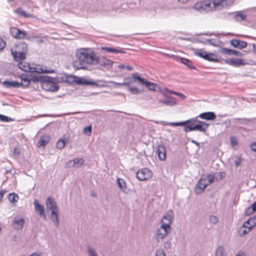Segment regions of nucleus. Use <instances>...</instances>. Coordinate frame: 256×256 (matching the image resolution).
Segmentation results:
<instances>
[{
    "label": "nucleus",
    "mask_w": 256,
    "mask_h": 256,
    "mask_svg": "<svg viewBox=\"0 0 256 256\" xmlns=\"http://www.w3.org/2000/svg\"><path fill=\"white\" fill-rule=\"evenodd\" d=\"M96 53L88 48H81L76 52V59L72 65L76 70H86L88 65H94Z\"/></svg>",
    "instance_id": "nucleus-1"
},
{
    "label": "nucleus",
    "mask_w": 256,
    "mask_h": 256,
    "mask_svg": "<svg viewBox=\"0 0 256 256\" xmlns=\"http://www.w3.org/2000/svg\"><path fill=\"white\" fill-rule=\"evenodd\" d=\"M48 78H46V81L41 84L42 88L46 91L52 92L58 91L59 89V86L54 82V78L49 76H48Z\"/></svg>",
    "instance_id": "nucleus-2"
},
{
    "label": "nucleus",
    "mask_w": 256,
    "mask_h": 256,
    "mask_svg": "<svg viewBox=\"0 0 256 256\" xmlns=\"http://www.w3.org/2000/svg\"><path fill=\"white\" fill-rule=\"evenodd\" d=\"M194 54L206 60L212 62L220 61L221 57L215 53H208L206 51L194 52Z\"/></svg>",
    "instance_id": "nucleus-3"
},
{
    "label": "nucleus",
    "mask_w": 256,
    "mask_h": 256,
    "mask_svg": "<svg viewBox=\"0 0 256 256\" xmlns=\"http://www.w3.org/2000/svg\"><path fill=\"white\" fill-rule=\"evenodd\" d=\"M132 76L134 77L136 80H138V84L145 86L148 90H154L156 86H157V84L149 82L146 78H141L137 73H133Z\"/></svg>",
    "instance_id": "nucleus-4"
},
{
    "label": "nucleus",
    "mask_w": 256,
    "mask_h": 256,
    "mask_svg": "<svg viewBox=\"0 0 256 256\" xmlns=\"http://www.w3.org/2000/svg\"><path fill=\"white\" fill-rule=\"evenodd\" d=\"M94 65L100 64L106 68L108 70L110 69L112 67L113 62L106 58L104 56H99L96 54V58H95Z\"/></svg>",
    "instance_id": "nucleus-5"
},
{
    "label": "nucleus",
    "mask_w": 256,
    "mask_h": 256,
    "mask_svg": "<svg viewBox=\"0 0 256 256\" xmlns=\"http://www.w3.org/2000/svg\"><path fill=\"white\" fill-rule=\"evenodd\" d=\"M170 228L168 225L162 224L160 227L156 230V240L158 242L163 240L168 234Z\"/></svg>",
    "instance_id": "nucleus-6"
},
{
    "label": "nucleus",
    "mask_w": 256,
    "mask_h": 256,
    "mask_svg": "<svg viewBox=\"0 0 256 256\" xmlns=\"http://www.w3.org/2000/svg\"><path fill=\"white\" fill-rule=\"evenodd\" d=\"M136 176L138 180L143 181L150 178L152 176V173L148 168H144L138 171Z\"/></svg>",
    "instance_id": "nucleus-7"
},
{
    "label": "nucleus",
    "mask_w": 256,
    "mask_h": 256,
    "mask_svg": "<svg viewBox=\"0 0 256 256\" xmlns=\"http://www.w3.org/2000/svg\"><path fill=\"white\" fill-rule=\"evenodd\" d=\"M209 126V124L206 122L198 120L197 124L192 126H186V128L188 130L192 131H200V132H205Z\"/></svg>",
    "instance_id": "nucleus-8"
},
{
    "label": "nucleus",
    "mask_w": 256,
    "mask_h": 256,
    "mask_svg": "<svg viewBox=\"0 0 256 256\" xmlns=\"http://www.w3.org/2000/svg\"><path fill=\"white\" fill-rule=\"evenodd\" d=\"M10 32L13 38L16 39H24L26 36L25 31L20 30L16 27L11 28L10 30Z\"/></svg>",
    "instance_id": "nucleus-9"
},
{
    "label": "nucleus",
    "mask_w": 256,
    "mask_h": 256,
    "mask_svg": "<svg viewBox=\"0 0 256 256\" xmlns=\"http://www.w3.org/2000/svg\"><path fill=\"white\" fill-rule=\"evenodd\" d=\"M221 60L224 61L226 64H230L235 67H239L242 66H245L248 63L245 62L244 59L232 58L230 60H224L221 59Z\"/></svg>",
    "instance_id": "nucleus-10"
},
{
    "label": "nucleus",
    "mask_w": 256,
    "mask_h": 256,
    "mask_svg": "<svg viewBox=\"0 0 256 256\" xmlns=\"http://www.w3.org/2000/svg\"><path fill=\"white\" fill-rule=\"evenodd\" d=\"M24 224V220L21 216L16 215L14 216L12 222V226L13 228L17 230L22 228Z\"/></svg>",
    "instance_id": "nucleus-11"
},
{
    "label": "nucleus",
    "mask_w": 256,
    "mask_h": 256,
    "mask_svg": "<svg viewBox=\"0 0 256 256\" xmlns=\"http://www.w3.org/2000/svg\"><path fill=\"white\" fill-rule=\"evenodd\" d=\"M206 178H201L199 179L195 188V192L196 194L202 193L206 187L208 186V184H206Z\"/></svg>",
    "instance_id": "nucleus-12"
},
{
    "label": "nucleus",
    "mask_w": 256,
    "mask_h": 256,
    "mask_svg": "<svg viewBox=\"0 0 256 256\" xmlns=\"http://www.w3.org/2000/svg\"><path fill=\"white\" fill-rule=\"evenodd\" d=\"M174 218V212L172 210H170L163 216L161 224L164 225H168V227H170V224L172 222Z\"/></svg>",
    "instance_id": "nucleus-13"
},
{
    "label": "nucleus",
    "mask_w": 256,
    "mask_h": 256,
    "mask_svg": "<svg viewBox=\"0 0 256 256\" xmlns=\"http://www.w3.org/2000/svg\"><path fill=\"white\" fill-rule=\"evenodd\" d=\"M50 210V214L49 216L50 218L53 222L54 226L58 227L59 226L60 222L58 220V209H48L49 212Z\"/></svg>",
    "instance_id": "nucleus-14"
},
{
    "label": "nucleus",
    "mask_w": 256,
    "mask_h": 256,
    "mask_svg": "<svg viewBox=\"0 0 256 256\" xmlns=\"http://www.w3.org/2000/svg\"><path fill=\"white\" fill-rule=\"evenodd\" d=\"M230 44L231 46L235 48L242 49L246 47L248 44L246 42L236 39H232L230 40Z\"/></svg>",
    "instance_id": "nucleus-15"
},
{
    "label": "nucleus",
    "mask_w": 256,
    "mask_h": 256,
    "mask_svg": "<svg viewBox=\"0 0 256 256\" xmlns=\"http://www.w3.org/2000/svg\"><path fill=\"white\" fill-rule=\"evenodd\" d=\"M158 158L160 160H164L166 158V149L164 144H159L156 150Z\"/></svg>",
    "instance_id": "nucleus-16"
},
{
    "label": "nucleus",
    "mask_w": 256,
    "mask_h": 256,
    "mask_svg": "<svg viewBox=\"0 0 256 256\" xmlns=\"http://www.w3.org/2000/svg\"><path fill=\"white\" fill-rule=\"evenodd\" d=\"M14 47L16 50H14V52L27 53L28 46L24 42H16L14 45Z\"/></svg>",
    "instance_id": "nucleus-17"
},
{
    "label": "nucleus",
    "mask_w": 256,
    "mask_h": 256,
    "mask_svg": "<svg viewBox=\"0 0 256 256\" xmlns=\"http://www.w3.org/2000/svg\"><path fill=\"white\" fill-rule=\"evenodd\" d=\"M198 117L206 120H212L216 118V116L214 112H204L200 114Z\"/></svg>",
    "instance_id": "nucleus-18"
},
{
    "label": "nucleus",
    "mask_w": 256,
    "mask_h": 256,
    "mask_svg": "<svg viewBox=\"0 0 256 256\" xmlns=\"http://www.w3.org/2000/svg\"><path fill=\"white\" fill-rule=\"evenodd\" d=\"M55 72L54 70H47L46 69L42 68L40 65H37L36 66H32L31 68L30 72H36L38 74H50L54 73Z\"/></svg>",
    "instance_id": "nucleus-19"
},
{
    "label": "nucleus",
    "mask_w": 256,
    "mask_h": 256,
    "mask_svg": "<svg viewBox=\"0 0 256 256\" xmlns=\"http://www.w3.org/2000/svg\"><path fill=\"white\" fill-rule=\"evenodd\" d=\"M84 160L82 158H76L73 160H70L67 162L66 165L68 167L75 166L79 168L84 164Z\"/></svg>",
    "instance_id": "nucleus-20"
},
{
    "label": "nucleus",
    "mask_w": 256,
    "mask_h": 256,
    "mask_svg": "<svg viewBox=\"0 0 256 256\" xmlns=\"http://www.w3.org/2000/svg\"><path fill=\"white\" fill-rule=\"evenodd\" d=\"M12 54L14 58V60L17 62H21L20 61L24 60L26 58V53H23L22 52H14L12 48L11 49Z\"/></svg>",
    "instance_id": "nucleus-21"
},
{
    "label": "nucleus",
    "mask_w": 256,
    "mask_h": 256,
    "mask_svg": "<svg viewBox=\"0 0 256 256\" xmlns=\"http://www.w3.org/2000/svg\"><path fill=\"white\" fill-rule=\"evenodd\" d=\"M2 84L4 86L8 88H20L22 85V84H19V82H18L8 80H5L2 82Z\"/></svg>",
    "instance_id": "nucleus-22"
},
{
    "label": "nucleus",
    "mask_w": 256,
    "mask_h": 256,
    "mask_svg": "<svg viewBox=\"0 0 256 256\" xmlns=\"http://www.w3.org/2000/svg\"><path fill=\"white\" fill-rule=\"evenodd\" d=\"M220 52L222 54H228L230 56L235 55L239 56H244L243 54L240 52H238L233 50H230L229 48H222Z\"/></svg>",
    "instance_id": "nucleus-23"
},
{
    "label": "nucleus",
    "mask_w": 256,
    "mask_h": 256,
    "mask_svg": "<svg viewBox=\"0 0 256 256\" xmlns=\"http://www.w3.org/2000/svg\"><path fill=\"white\" fill-rule=\"evenodd\" d=\"M235 0H218L216 2H214V6H222V7H228L231 6Z\"/></svg>",
    "instance_id": "nucleus-24"
},
{
    "label": "nucleus",
    "mask_w": 256,
    "mask_h": 256,
    "mask_svg": "<svg viewBox=\"0 0 256 256\" xmlns=\"http://www.w3.org/2000/svg\"><path fill=\"white\" fill-rule=\"evenodd\" d=\"M48 76H39L32 74L30 76V82H40L42 84L44 81H46V78H48Z\"/></svg>",
    "instance_id": "nucleus-25"
},
{
    "label": "nucleus",
    "mask_w": 256,
    "mask_h": 256,
    "mask_svg": "<svg viewBox=\"0 0 256 256\" xmlns=\"http://www.w3.org/2000/svg\"><path fill=\"white\" fill-rule=\"evenodd\" d=\"M244 224L246 225L250 230L256 226V216H253L249 218L246 221Z\"/></svg>",
    "instance_id": "nucleus-26"
},
{
    "label": "nucleus",
    "mask_w": 256,
    "mask_h": 256,
    "mask_svg": "<svg viewBox=\"0 0 256 256\" xmlns=\"http://www.w3.org/2000/svg\"><path fill=\"white\" fill-rule=\"evenodd\" d=\"M250 231V229L243 224L238 228V233L240 236H243L248 234Z\"/></svg>",
    "instance_id": "nucleus-27"
},
{
    "label": "nucleus",
    "mask_w": 256,
    "mask_h": 256,
    "mask_svg": "<svg viewBox=\"0 0 256 256\" xmlns=\"http://www.w3.org/2000/svg\"><path fill=\"white\" fill-rule=\"evenodd\" d=\"M18 67L26 72H30L32 66L28 62H20L18 64Z\"/></svg>",
    "instance_id": "nucleus-28"
},
{
    "label": "nucleus",
    "mask_w": 256,
    "mask_h": 256,
    "mask_svg": "<svg viewBox=\"0 0 256 256\" xmlns=\"http://www.w3.org/2000/svg\"><path fill=\"white\" fill-rule=\"evenodd\" d=\"M159 102L169 106H174L176 104V100L174 98H170L166 100H160Z\"/></svg>",
    "instance_id": "nucleus-29"
},
{
    "label": "nucleus",
    "mask_w": 256,
    "mask_h": 256,
    "mask_svg": "<svg viewBox=\"0 0 256 256\" xmlns=\"http://www.w3.org/2000/svg\"><path fill=\"white\" fill-rule=\"evenodd\" d=\"M138 80H136L134 77H126L124 78V82H122L124 86H128V88L130 86V84L133 82H136L138 84Z\"/></svg>",
    "instance_id": "nucleus-30"
},
{
    "label": "nucleus",
    "mask_w": 256,
    "mask_h": 256,
    "mask_svg": "<svg viewBox=\"0 0 256 256\" xmlns=\"http://www.w3.org/2000/svg\"><path fill=\"white\" fill-rule=\"evenodd\" d=\"M198 117L195 118H192L188 120H186V121H184V130L186 132H190V130H188V129L186 128V126H190V124H193L196 122H197L198 120H197V118Z\"/></svg>",
    "instance_id": "nucleus-31"
},
{
    "label": "nucleus",
    "mask_w": 256,
    "mask_h": 256,
    "mask_svg": "<svg viewBox=\"0 0 256 256\" xmlns=\"http://www.w3.org/2000/svg\"><path fill=\"white\" fill-rule=\"evenodd\" d=\"M46 208H57L56 202L51 197H48L46 202Z\"/></svg>",
    "instance_id": "nucleus-32"
},
{
    "label": "nucleus",
    "mask_w": 256,
    "mask_h": 256,
    "mask_svg": "<svg viewBox=\"0 0 256 256\" xmlns=\"http://www.w3.org/2000/svg\"><path fill=\"white\" fill-rule=\"evenodd\" d=\"M50 140V138L48 136H43L40 137V140L38 142V147L44 146L47 144Z\"/></svg>",
    "instance_id": "nucleus-33"
},
{
    "label": "nucleus",
    "mask_w": 256,
    "mask_h": 256,
    "mask_svg": "<svg viewBox=\"0 0 256 256\" xmlns=\"http://www.w3.org/2000/svg\"><path fill=\"white\" fill-rule=\"evenodd\" d=\"M102 49L110 53L123 54L124 52V51L122 50H117L114 48L102 47Z\"/></svg>",
    "instance_id": "nucleus-34"
},
{
    "label": "nucleus",
    "mask_w": 256,
    "mask_h": 256,
    "mask_svg": "<svg viewBox=\"0 0 256 256\" xmlns=\"http://www.w3.org/2000/svg\"><path fill=\"white\" fill-rule=\"evenodd\" d=\"M117 183L119 188L124 192H126V187L125 181L122 178H118Z\"/></svg>",
    "instance_id": "nucleus-35"
},
{
    "label": "nucleus",
    "mask_w": 256,
    "mask_h": 256,
    "mask_svg": "<svg viewBox=\"0 0 256 256\" xmlns=\"http://www.w3.org/2000/svg\"><path fill=\"white\" fill-rule=\"evenodd\" d=\"M8 198L10 202L16 203L18 201L19 196L16 194L14 192H12L9 194Z\"/></svg>",
    "instance_id": "nucleus-36"
},
{
    "label": "nucleus",
    "mask_w": 256,
    "mask_h": 256,
    "mask_svg": "<svg viewBox=\"0 0 256 256\" xmlns=\"http://www.w3.org/2000/svg\"><path fill=\"white\" fill-rule=\"evenodd\" d=\"M128 91L132 94H140L144 92L143 89H139L136 87H132L129 86L128 88Z\"/></svg>",
    "instance_id": "nucleus-37"
},
{
    "label": "nucleus",
    "mask_w": 256,
    "mask_h": 256,
    "mask_svg": "<svg viewBox=\"0 0 256 256\" xmlns=\"http://www.w3.org/2000/svg\"><path fill=\"white\" fill-rule=\"evenodd\" d=\"M180 62L182 64L186 65L188 68L190 69H196V67L189 60L185 58H181Z\"/></svg>",
    "instance_id": "nucleus-38"
},
{
    "label": "nucleus",
    "mask_w": 256,
    "mask_h": 256,
    "mask_svg": "<svg viewBox=\"0 0 256 256\" xmlns=\"http://www.w3.org/2000/svg\"><path fill=\"white\" fill-rule=\"evenodd\" d=\"M246 18V16L242 13V12H236L235 18L237 21H242Z\"/></svg>",
    "instance_id": "nucleus-39"
},
{
    "label": "nucleus",
    "mask_w": 256,
    "mask_h": 256,
    "mask_svg": "<svg viewBox=\"0 0 256 256\" xmlns=\"http://www.w3.org/2000/svg\"><path fill=\"white\" fill-rule=\"evenodd\" d=\"M76 76H68L65 78L64 80H62L63 81L72 84L73 83L76 82Z\"/></svg>",
    "instance_id": "nucleus-40"
},
{
    "label": "nucleus",
    "mask_w": 256,
    "mask_h": 256,
    "mask_svg": "<svg viewBox=\"0 0 256 256\" xmlns=\"http://www.w3.org/2000/svg\"><path fill=\"white\" fill-rule=\"evenodd\" d=\"M216 256H224V249L222 246H218L215 252Z\"/></svg>",
    "instance_id": "nucleus-41"
},
{
    "label": "nucleus",
    "mask_w": 256,
    "mask_h": 256,
    "mask_svg": "<svg viewBox=\"0 0 256 256\" xmlns=\"http://www.w3.org/2000/svg\"><path fill=\"white\" fill-rule=\"evenodd\" d=\"M66 144V142L64 140L60 139L57 142L56 144V147L58 149L62 150L63 148H64Z\"/></svg>",
    "instance_id": "nucleus-42"
},
{
    "label": "nucleus",
    "mask_w": 256,
    "mask_h": 256,
    "mask_svg": "<svg viewBox=\"0 0 256 256\" xmlns=\"http://www.w3.org/2000/svg\"><path fill=\"white\" fill-rule=\"evenodd\" d=\"M17 14H20V15H21L22 16H23L25 18H31L32 17V15L31 14H28L26 13V12L22 10L20 8H17L16 10H15Z\"/></svg>",
    "instance_id": "nucleus-43"
},
{
    "label": "nucleus",
    "mask_w": 256,
    "mask_h": 256,
    "mask_svg": "<svg viewBox=\"0 0 256 256\" xmlns=\"http://www.w3.org/2000/svg\"><path fill=\"white\" fill-rule=\"evenodd\" d=\"M214 175L215 176V180L217 181H218L222 180L223 178H224L226 176V172H216Z\"/></svg>",
    "instance_id": "nucleus-44"
},
{
    "label": "nucleus",
    "mask_w": 256,
    "mask_h": 256,
    "mask_svg": "<svg viewBox=\"0 0 256 256\" xmlns=\"http://www.w3.org/2000/svg\"><path fill=\"white\" fill-rule=\"evenodd\" d=\"M75 83L79 85L86 86V80L82 78H79L76 76Z\"/></svg>",
    "instance_id": "nucleus-45"
},
{
    "label": "nucleus",
    "mask_w": 256,
    "mask_h": 256,
    "mask_svg": "<svg viewBox=\"0 0 256 256\" xmlns=\"http://www.w3.org/2000/svg\"><path fill=\"white\" fill-rule=\"evenodd\" d=\"M0 120L2 122H10L14 121V119H13L11 118L8 117L5 115L0 114Z\"/></svg>",
    "instance_id": "nucleus-46"
},
{
    "label": "nucleus",
    "mask_w": 256,
    "mask_h": 256,
    "mask_svg": "<svg viewBox=\"0 0 256 256\" xmlns=\"http://www.w3.org/2000/svg\"><path fill=\"white\" fill-rule=\"evenodd\" d=\"M86 249L88 256H98L94 248H91L89 246H86Z\"/></svg>",
    "instance_id": "nucleus-47"
},
{
    "label": "nucleus",
    "mask_w": 256,
    "mask_h": 256,
    "mask_svg": "<svg viewBox=\"0 0 256 256\" xmlns=\"http://www.w3.org/2000/svg\"><path fill=\"white\" fill-rule=\"evenodd\" d=\"M164 90L165 92H168L170 94H172L178 96L182 100H184L186 98V96L178 92H175L172 90H168L167 88H164Z\"/></svg>",
    "instance_id": "nucleus-48"
},
{
    "label": "nucleus",
    "mask_w": 256,
    "mask_h": 256,
    "mask_svg": "<svg viewBox=\"0 0 256 256\" xmlns=\"http://www.w3.org/2000/svg\"><path fill=\"white\" fill-rule=\"evenodd\" d=\"M214 178H215V176L214 175V174H207L206 176V178H206V180H207L208 181V183H206V184H208V185H209L210 184L214 182L215 180Z\"/></svg>",
    "instance_id": "nucleus-49"
},
{
    "label": "nucleus",
    "mask_w": 256,
    "mask_h": 256,
    "mask_svg": "<svg viewBox=\"0 0 256 256\" xmlns=\"http://www.w3.org/2000/svg\"><path fill=\"white\" fill-rule=\"evenodd\" d=\"M167 124L170 126H183L184 127V122H169L167 123Z\"/></svg>",
    "instance_id": "nucleus-50"
},
{
    "label": "nucleus",
    "mask_w": 256,
    "mask_h": 256,
    "mask_svg": "<svg viewBox=\"0 0 256 256\" xmlns=\"http://www.w3.org/2000/svg\"><path fill=\"white\" fill-rule=\"evenodd\" d=\"M209 221L212 224H216L218 222V219L217 216L212 215L209 216Z\"/></svg>",
    "instance_id": "nucleus-51"
},
{
    "label": "nucleus",
    "mask_w": 256,
    "mask_h": 256,
    "mask_svg": "<svg viewBox=\"0 0 256 256\" xmlns=\"http://www.w3.org/2000/svg\"><path fill=\"white\" fill-rule=\"evenodd\" d=\"M19 78L21 79L22 82H28L30 79V76H28L25 74H21L19 76Z\"/></svg>",
    "instance_id": "nucleus-52"
},
{
    "label": "nucleus",
    "mask_w": 256,
    "mask_h": 256,
    "mask_svg": "<svg viewBox=\"0 0 256 256\" xmlns=\"http://www.w3.org/2000/svg\"><path fill=\"white\" fill-rule=\"evenodd\" d=\"M234 120L236 121V122L244 124H247L248 122H250V120L247 119L246 118H236Z\"/></svg>",
    "instance_id": "nucleus-53"
},
{
    "label": "nucleus",
    "mask_w": 256,
    "mask_h": 256,
    "mask_svg": "<svg viewBox=\"0 0 256 256\" xmlns=\"http://www.w3.org/2000/svg\"><path fill=\"white\" fill-rule=\"evenodd\" d=\"M36 210H38L39 215L44 219H46V216L45 214V209H35Z\"/></svg>",
    "instance_id": "nucleus-54"
},
{
    "label": "nucleus",
    "mask_w": 256,
    "mask_h": 256,
    "mask_svg": "<svg viewBox=\"0 0 256 256\" xmlns=\"http://www.w3.org/2000/svg\"><path fill=\"white\" fill-rule=\"evenodd\" d=\"M206 41L208 42L212 46H216L217 45V40L214 38L210 39H206Z\"/></svg>",
    "instance_id": "nucleus-55"
},
{
    "label": "nucleus",
    "mask_w": 256,
    "mask_h": 256,
    "mask_svg": "<svg viewBox=\"0 0 256 256\" xmlns=\"http://www.w3.org/2000/svg\"><path fill=\"white\" fill-rule=\"evenodd\" d=\"M156 256H166L165 253L163 250L160 249L156 251Z\"/></svg>",
    "instance_id": "nucleus-56"
},
{
    "label": "nucleus",
    "mask_w": 256,
    "mask_h": 256,
    "mask_svg": "<svg viewBox=\"0 0 256 256\" xmlns=\"http://www.w3.org/2000/svg\"><path fill=\"white\" fill-rule=\"evenodd\" d=\"M6 45V42L2 38H0V50L4 49Z\"/></svg>",
    "instance_id": "nucleus-57"
},
{
    "label": "nucleus",
    "mask_w": 256,
    "mask_h": 256,
    "mask_svg": "<svg viewBox=\"0 0 256 256\" xmlns=\"http://www.w3.org/2000/svg\"><path fill=\"white\" fill-rule=\"evenodd\" d=\"M92 130V126H88L86 127H85L84 129L83 132L85 134H86L87 132H89V134H91Z\"/></svg>",
    "instance_id": "nucleus-58"
},
{
    "label": "nucleus",
    "mask_w": 256,
    "mask_h": 256,
    "mask_svg": "<svg viewBox=\"0 0 256 256\" xmlns=\"http://www.w3.org/2000/svg\"><path fill=\"white\" fill-rule=\"evenodd\" d=\"M30 80H28V82H19V84H22V85L20 86V87H22L23 88H28L30 84Z\"/></svg>",
    "instance_id": "nucleus-59"
},
{
    "label": "nucleus",
    "mask_w": 256,
    "mask_h": 256,
    "mask_svg": "<svg viewBox=\"0 0 256 256\" xmlns=\"http://www.w3.org/2000/svg\"><path fill=\"white\" fill-rule=\"evenodd\" d=\"M34 208H44V206L40 204L38 200H34Z\"/></svg>",
    "instance_id": "nucleus-60"
},
{
    "label": "nucleus",
    "mask_w": 256,
    "mask_h": 256,
    "mask_svg": "<svg viewBox=\"0 0 256 256\" xmlns=\"http://www.w3.org/2000/svg\"><path fill=\"white\" fill-rule=\"evenodd\" d=\"M164 248L166 249H169L171 247V243L170 241H166L164 244Z\"/></svg>",
    "instance_id": "nucleus-61"
},
{
    "label": "nucleus",
    "mask_w": 256,
    "mask_h": 256,
    "mask_svg": "<svg viewBox=\"0 0 256 256\" xmlns=\"http://www.w3.org/2000/svg\"><path fill=\"white\" fill-rule=\"evenodd\" d=\"M242 163V160L240 157H237L235 160V164L236 166H238Z\"/></svg>",
    "instance_id": "nucleus-62"
},
{
    "label": "nucleus",
    "mask_w": 256,
    "mask_h": 256,
    "mask_svg": "<svg viewBox=\"0 0 256 256\" xmlns=\"http://www.w3.org/2000/svg\"><path fill=\"white\" fill-rule=\"evenodd\" d=\"M230 142L232 145L233 146L236 145L238 144L236 140L233 137L230 138Z\"/></svg>",
    "instance_id": "nucleus-63"
},
{
    "label": "nucleus",
    "mask_w": 256,
    "mask_h": 256,
    "mask_svg": "<svg viewBox=\"0 0 256 256\" xmlns=\"http://www.w3.org/2000/svg\"><path fill=\"white\" fill-rule=\"evenodd\" d=\"M250 147L252 151L256 152V142L252 143L250 144Z\"/></svg>",
    "instance_id": "nucleus-64"
}]
</instances>
